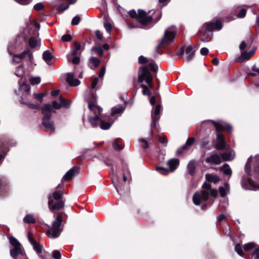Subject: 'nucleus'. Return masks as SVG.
Instances as JSON below:
<instances>
[{
	"instance_id": "obj_1",
	"label": "nucleus",
	"mask_w": 259,
	"mask_h": 259,
	"mask_svg": "<svg viewBox=\"0 0 259 259\" xmlns=\"http://www.w3.org/2000/svg\"><path fill=\"white\" fill-rule=\"evenodd\" d=\"M222 28V24L220 20H217L210 22L205 23L199 30L200 38L201 41H205L206 39L212 35V31L220 30Z\"/></svg>"
},
{
	"instance_id": "obj_2",
	"label": "nucleus",
	"mask_w": 259,
	"mask_h": 259,
	"mask_svg": "<svg viewBox=\"0 0 259 259\" xmlns=\"http://www.w3.org/2000/svg\"><path fill=\"white\" fill-rule=\"evenodd\" d=\"M211 185L209 183L205 182L202 188L204 189L200 193L198 192H196L193 197V203L196 205H199L201 201H206L208 198L209 194L213 197H217L218 195V191L216 189H211Z\"/></svg>"
},
{
	"instance_id": "obj_3",
	"label": "nucleus",
	"mask_w": 259,
	"mask_h": 259,
	"mask_svg": "<svg viewBox=\"0 0 259 259\" xmlns=\"http://www.w3.org/2000/svg\"><path fill=\"white\" fill-rule=\"evenodd\" d=\"M62 196L63 192L61 190H56L49 196L48 206L51 211L59 210L64 207V202L61 199Z\"/></svg>"
},
{
	"instance_id": "obj_4",
	"label": "nucleus",
	"mask_w": 259,
	"mask_h": 259,
	"mask_svg": "<svg viewBox=\"0 0 259 259\" xmlns=\"http://www.w3.org/2000/svg\"><path fill=\"white\" fill-rule=\"evenodd\" d=\"M56 220L52 223V227L47 231V235L50 238H56L58 237L63 229L61 227L62 217L60 213H57L54 215Z\"/></svg>"
},
{
	"instance_id": "obj_5",
	"label": "nucleus",
	"mask_w": 259,
	"mask_h": 259,
	"mask_svg": "<svg viewBox=\"0 0 259 259\" xmlns=\"http://www.w3.org/2000/svg\"><path fill=\"white\" fill-rule=\"evenodd\" d=\"M44 114L42 125L47 131L54 132L55 130L54 122L51 120L52 116L51 107L50 104H45L41 107Z\"/></svg>"
},
{
	"instance_id": "obj_6",
	"label": "nucleus",
	"mask_w": 259,
	"mask_h": 259,
	"mask_svg": "<svg viewBox=\"0 0 259 259\" xmlns=\"http://www.w3.org/2000/svg\"><path fill=\"white\" fill-rule=\"evenodd\" d=\"M245 171L250 176L259 177V155L248 158L245 166Z\"/></svg>"
},
{
	"instance_id": "obj_7",
	"label": "nucleus",
	"mask_w": 259,
	"mask_h": 259,
	"mask_svg": "<svg viewBox=\"0 0 259 259\" xmlns=\"http://www.w3.org/2000/svg\"><path fill=\"white\" fill-rule=\"evenodd\" d=\"M252 42L253 38L252 36H250V37L246 41L243 40L241 42L239 46V49L241 52V58L238 59L239 61H242L243 60H247L254 55L255 53V49L254 48H252L248 52L245 51L246 49L250 48L251 47Z\"/></svg>"
},
{
	"instance_id": "obj_8",
	"label": "nucleus",
	"mask_w": 259,
	"mask_h": 259,
	"mask_svg": "<svg viewBox=\"0 0 259 259\" xmlns=\"http://www.w3.org/2000/svg\"><path fill=\"white\" fill-rule=\"evenodd\" d=\"M128 14L132 18L136 19L141 24L146 25L150 23L152 21V17L147 16V14L141 10H138V14L135 10H132L128 12Z\"/></svg>"
},
{
	"instance_id": "obj_9",
	"label": "nucleus",
	"mask_w": 259,
	"mask_h": 259,
	"mask_svg": "<svg viewBox=\"0 0 259 259\" xmlns=\"http://www.w3.org/2000/svg\"><path fill=\"white\" fill-rule=\"evenodd\" d=\"M81 52L80 45L77 41H74L71 52L67 55L68 61L74 64H78L80 61L79 55Z\"/></svg>"
},
{
	"instance_id": "obj_10",
	"label": "nucleus",
	"mask_w": 259,
	"mask_h": 259,
	"mask_svg": "<svg viewBox=\"0 0 259 259\" xmlns=\"http://www.w3.org/2000/svg\"><path fill=\"white\" fill-rule=\"evenodd\" d=\"M176 33V28L175 26L168 27L165 30L164 36L158 47H165L169 44L174 39Z\"/></svg>"
},
{
	"instance_id": "obj_11",
	"label": "nucleus",
	"mask_w": 259,
	"mask_h": 259,
	"mask_svg": "<svg viewBox=\"0 0 259 259\" xmlns=\"http://www.w3.org/2000/svg\"><path fill=\"white\" fill-rule=\"evenodd\" d=\"M92 111L97 114L94 117H91L89 118V121L93 127H97L98 125V122L100 121V127L102 129L108 130L110 127L111 124L108 122H105L103 120H101L100 117L98 115V114H100V113L102 111V110L100 113L99 112L98 110L97 109H95L94 110Z\"/></svg>"
},
{
	"instance_id": "obj_12",
	"label": "nucleus",
	"mask_w": 259,
	"mask_h": 259,
	"mask_svg": "<svg viewBox=\"0 0 259 259\" xmlns=\"http://www.w3.org/2000/svg\"><path fill=\"white\" fill-rule=\"evenodd\" d=\"M10 244L13 246V248L10 250V255L15 259L19 254H23V249L21 244L14 237L9 238Z\"/></svg>"
},
{
	"instance_id": "obj_13",
	"label": "nucleus",
	"mask_w": 259,
	"mask_h": 259,
	"mask_svg": "<svg viewBox=\"0 0 259 259\" xmlns=\"http://www.w3.org/2000/svg\"><path fill=\"white\" fill-rule=\"evenodd\" d=\"M180 163V161L177 158H172L169 159L167 164L169 166V169H168L166 168H164L162 167H157L156 168V170L159 171L160 173L163 175H166L169 172H173L175 171L178 167Z\"/></svg>"
},
{
	"instance_id": "obj_14",
	"label": "nucleus",
	"mask_w": 259,
	"mask_h": 259,
	"mask_svg": "<svg viewBox=\"0 0 259 259\" xmlns=\"http://www.w3.org/2000/svg\"><path fill=\"white\" fill-rule=\"evenodd\" d=\"M96 95L94 93H91L90 94V99L88 100L89 108L91 111H93L95 109H97L100 113L102 110V108L96 104Z\"/></svg>"
},
{
	"instance_id": "obj_15",
	"label": "nucleus",
	"mask_w": 259,
	"mask_h": 259,
	"mask_svg": "<svg viewBox=\"0 0 259 259\" xmlns=\"http://www.w3.org/2000/svg\"><path fill=\"white\" fill-rule=\"evenodd\" d=\"M59 101V103H58L56 101H54L52 102V106L51 105V112H52L53 109H59L61 107H68L69 105L68 102L66 101L64 98H63L62 96H60Z\"/></svg>"
},
{
	"instance_id": "obj_16",
	"label": "nucleus",
	"mask_w": 259,
	"mask_h": 259,
	"mask_svg": "<svg viewBox=\"0 0 259 259\" xmlns=\"http://www.w3.org/2000/svg\"><path fill=\"white\" fill-rule=\"evenodd\" d=\"M184 53L186 54V60L187 61H190L194 56V51L193 50L191 46L187 47L185 51L184 48H182L179 55L182 56Z\"/></svg>"
},
{
	"instance_id": "obj_17",
	"label": "nucleus",
	"mask_w": 259,
	"mask_h": 259,
	"mask_svg": "<svg viewBox=\"0 0 259 259\" xmlns=\"http://www.w3.org/2000/svg\"><path fill=\"white\" fill-rule=\"evenodd\" d=\"M211 122L213 123L217 131L228 130V131L230 132L232 130V126L226 123L223 122H217L214 121H211Z\"/></svg>"
},
{
	"instance_id": "obj_18",
	"label": "nucleus",
	"mask_w": 259,
	"mask_h": 259,
	"mask_svg": "<svg viewBox=\"0 0 259 259\" xmlns=\"http://www.w3.org/2000/svg\"><path fill=\"white\" fill-rule=\"evenodd\" d=\"M217 137L215 148L219 150L225 148L226 142L224 136L221 133H218Z\"/></svg>"
},
{
	"instance_id": "obj_19",
	"label": "nucleus",
	"mask_w": 259,
	"mask_h": 259,
	"mask_svg": "<svg viewBox=\"0 0 259 259\" xmlns=\"http://www.w3.org/2000/svg\"><path fill=\"white\" fill-rule=\"evenodd\" d=\"M79 171V168L74 166L68 171L62 178V180L68 181L72 178V177L77 174Z\"/></svg>"
},
{
	"instance_id": "obj_20",
	"label": "nucleus",
	"mask_w": 259,
	"mask_h": 259,
	"mask_svg": "<svg viewBox=\"0 0 259 259\" xmlns=\"http://www.w3.org/2000/svg\"><path fill=\"white\" fill-rule=\"evenodd\" d=\"M205 161L207 163L220 164L222 162L221 157L218 154H212L206 158Z\"/></svg>"
},
{
	"instance_id": "obj_21",
	"label": "nucleus",
	"mask_w": 259,
	"mask_h": 259,
	"mask_svg": "<svg viewBox=\"0 0 259 259\" xmlns=\"http://www.w3.org/2000/svg\"><path fill=\"white\" fill-rule=\"evenodd\" d=\"M66 81L70 86H77L80 84V81L74 78V75L72 73H67Z\"/></svg>"
},
{
	"instance_id": "obj_22",
	"label": "nucleus",
	"mask_w": 259,
	"mask_h": 259,
	"mask_svg": "<svg viewBox=\"0 0 259 259\" xmlns=\"http://www.w3.org/2000/svg\"><path fill=\"white\" fill-rule=\"evenodd\" d=\"M18 55L17 57L19 59H23L25 58L26 56H28L29 58V60L30 62L32 63H33V56L32 52L30 51L29 49H26L24 52L20 54H17Z\"/></svg>"
},
{
	"instance_id": "obj_23",
	"label": "nucleus",
	"mask_w": 259,
	"mask_h": 259,
	"mask_svg": "<svg viewBox=\"0 0 259 259\" xmlns=\"http://www.w3.org/2000/svg\"><path fill=\"white\" fill-rule=\"evenodd\" d=\"M40 40L38 37V34L36 36H31L29 39V45L31 48L33 49L39 46Z\"/></svg>"
},
{
	"instance_id": "obj_24",
	"label": "nucleus",
	"mask_w": 259,
	"mask_h": 259,
	"mask_svg": "<svg viewBox=\"0 0 259 259\" xmlns=\"http://www.w3.org/2000/svg\"><path fill=\"white\" fill-rule=\"evenodd\" d=\"M100 63V61L95 57H91L89 60V65L92 69H95L97 67Z\"/></svg>"
},
{
	"instance_id": "obj_25",
	"label": "nucleus",
	"mask_w": 259,
	"mask_h": 259,
	"mask_svg": "<svg viewBox=\"0 0 259 259\" xmlns=\"http://www.w3.org/2000/svg\"><path fill=\"white\" fill-rule=\"evenodd\" d=\"M125 106H123L120 105H117L113 107L111 114L112 115L116 114H121L124 110Z\"/></svg>"
},
{
	"instance_id": "obj_26",
	"label": "nucleus",
	"mask_w": 259,
	"mask_h": 259,
	"mask_svg": "<svg viewBox=\"0 0 259 259\" xmlns=\"http://www.w3.org/2000/svg\"><path fill=\"white\" fill-rule=\"evenodd\" d=\"M195 161L193 160L190 161L187 165V169L190 175L193 176L194 175L195 171Z\"/></svg>"
},
{
	"instance_id": "obj_27",
	"label": "nucleus",
	"mask_w": 259,
	"mask_h": 259,
	"mask_svg": "<svg viewBox=\"0 0 259 259\" xmlns=\"http://www.w3.org/2000/svg\"><path fill=\"white\" fill-rule=\"evenodd\" d=\"M205 178L207 181L213 183H218L220 180V177L218 175L214 174H206L205 175Z\"/></svg>"
},
{
	"instance_id": "obj_28",
	"label": "nucleus",
	"mask_w": 259,
	"mask_h": 259,
	"mask_svg": "<svg viewBox=\"0 0 259 259\" xmlns=\"http://www.w3.org/2000/svg\"><path fill=\"white\" fill-rule=\"evenodd\" d=\"M42 57L48 64H51L50 62L53 58V55L49 51H46L44 52Z\"/></svg>"
},
{
	"instance_id": "obj_29",
	"label": "nucleus",
	"mask_w": 259,
	"mask_h": 259,
	"mask_svg": "<svg viewBox=\"0 0 259 259\" xmlns=\"http://www.w3.org/2000/svg\"><path fill=\"white\" fill-rule=\"evenodd\" d=\"M105 21L104 23V26L105 28L106 29V31L108 33H110L111 29L113 27V24L112 22L108 19L107 18L104 19Z\"/></svg>"
},
{
	"instance_id": "obj_30",
	"label": "nucleus",
	"mask_w": 259,
	"mask_h": 259,
	"mask_svg": "<svg viewBox=\"0 0 259 259\" xmlns=\"http://www.w3.org/2000/svg\"><path fill=\"white\" fill-rule=\"evenodd\" d=\"M23 221L26 224L35 223L36 222L35 219L31 214H27L23 219Z\"/></svg>"
},
{
	"instance_id": "obj_31",
	"label": "nucleus",
	"mask_w": 259,
	"mask_h": 259,
	"mask_svg": "<svg viewBox=\"0 0 259 259\" xmlns=\"http://www.w3.org/2000/svg\"><path fill=\"white\" fill-rule=\"evenodd\" d=\"M219 169L225 175L231 176L232 174L231 169L227 164H225L223 166L220 167Z\"/></svg>"
},
{
	"instance_id": "obj_32",
	"label": "nucleus",
	"mask_w": 259,
	"mask_h": 259,
	"mask_svg": "<svg viewBox=\"0 0 259 259\" xmlns=\"http://www.w3.org/2000/svg\"><path fill=\"white\" fill-rule=\"evenodd\" d=\"M19 83L20 88L18 91H22L24 94L28 93L30 90V87L28 84H27L25 82H23L22 83L19 82Z\"/></svg>"
},
{
	"instance_id": "obj_33",
	"label": "nucleus",
	"mask_w": 259,
	"mask_h": 259,
	"mask_svg": "<svg viewBox=\"0 0 259 259\" xmlns=\"http://www.w3.org/2000/svg\"><path fill=\"white\" fill-rule=\"evenodd\" d=\"M224 161L231 160L233 158L232 152L227 151L222 154L221 157Z\"/></svg>"
},
{
	"instance_id": "obj_34",
	"label": "nucleus",
	"mask_w": 259,
	"mask_h": 259,
	"mask_svg": "<svg viewBox=\"0 0 259 259\" xmlns=\"http://www.w3.org/2000/svg\"><path fill=\"white\" fill-rule=\"evenodd\" d=\"M7 189L8 187L6 183L0 179V195H4V192H7Z\"/></svg>"
},
{
	"instance_id": "obj_35",
	"label": "nucleus",
	"mask_w": 259,
	"mask_h": 259,
	"mask_svg": "<svg viewBox=\"0 0 259 259\" xmlns=\"http://www.w3.org/2000/svg\"><path fill=\"white\" fill-rule=\"evenodd\" d=\"M140 69L142 71L141 75L143 76L144 77H148V76L151 75L147 66L141 67Z\"/></svg>"
},
{
	"instance_id": "obj_36",
	"label": "nucleus",
	"mask_w": 259,
	"mask_h": 259,
	"mask_svg": "<svg viewBox=\"0 0 259 259\" xmlns=\"http://www.w3.org/2000/svg\"><path fill=\"white\" fill-rule=\"evenodd\" d=\"M229 191V185L227 184L225 185L224 187H221L219 189L220 195L222 197H224L227 194V192Z\"/></svg>"
},
{
	"instance_id": "obj_37",
	"label": "nucleus",
	"mask_w": 259,
	"mask_h": 259,
	"mask_svg": "<svg viewBox=\"0 0 259 259\" xmlns=\"http://www.w3.org/2000/svg\"><path fill=\"white\" fill-rule=\"evenodd\" d=\"M24 74V68L23 66H19L16 71L15 75L19 77H22Z\"/></svg>"
},
{
	"instance_id": "obj_38",
	"label": "nucleus",
	"mask_w": 259,
	"mask_h": 259,
	"mask_svg": "<svg viewBox=\"0 0 259 259\" xmlns=\"http://www.w3.org/2000/svg\"><path fill=\"white\" fill-rule=\"evenodd\" d=\"M194 141H195V139L194 138H189L186 143H185V145H184L182 147V148L183 150H186L187 149L189 146H190L191 145H192L194 142Z\"/></svg>"
},
{
	"instance_id": "obj_39",
	"label": "nucleus",
	"mask_w": 259,
	"mask_h": 259,
	"mask_svg": "<svg viewBox=\"0 0 259 259\" xmlns=\"http://www.w3.org/2000/svg\"><path fill=\"white\" fill-rule=\"evenodd\" d=\"M92 51L94 52L101 57L103 55V50L100 46L93 47Z\"/></svg>"
},
{
	"instance_id": "obj_40",
	"label": "nucleus",
	"mask_w": 259,
	"mask_h": 259,
	"mask_svg": "<svg viewBox=\"0 0 259 259\" xmlns=\"http://www.w3.org/2000/svg\"><path fill=\"white\" fill-rule=\"evenodd\" d=\"M161 108V105H157L154 109V111L153 113L152 114L153 115L154 117L157 118V119H159L160 118L159 114H160Z\"/></svg>"
},
{
	"instance_id": "obj_41",
	"label": "nucleus",
	"mask_w": 259,
	"mask_h": 259,
	"mask_svg": "<svg viewBox=\"0 0 259 259\" xmlns=\"http://www.w3.org/2000/svg\"><path fill=\"white\" fill-rule=\"evenodd\" d=\"M120 140L119 139H116L113 142V147L116 150L120 151L122 149L123 147L119 143Z\"/></svg>"
},
{
	"instance_id": "obj_42",
	"label": "nucleus",
	"mask_w": 259,
	"mask_h": 259,
	"mask_svg": "<svg viewBox=\"0 0 259 259\" xmlns=\"http://www.w3.org/2000/svg\"><path fill=\"white\" fill-rule=\"evenodd\" d=\"M255 244L253 242H250L245 244L244 246V249L245 251H248L254 248Z\"/></svg>"
},
{
	"instance_id": "obj_43",
	"label": "nucleus",
	"mask_w": 259,
	"mask_h": 259,
	"mask_svg": "<svg viewBox=\"0 0 259 259\" xmlns=\"http://www.w3.org/2000/svg\"><path fill=\"white\" fill-rule=\"evenodd\" d=\"M41 81L40 77H33L30 78V82L32 85L37 84Z\"/></svg>"
},
{
	"instance_id": "obj_44",
	"label": "nucleus",
	"mask_w": 259,
	"mask_h": 259,
	"mask_svg": "<svg viewBox=\"0 0 259 259\" xmlns=\"http://www.w3.org/2000/svg\"><path fill=\"white\" fill-rule=\"evenodd\" d=\"M33 249L35 250V251L38 253H40L42 252V246L37 242H35V244L32 245Z\"/></svg>"
},
{
	"instance_id": "obj_45",
	"label": "nucleus",
	"mask_w": 259,
	"mask_h": 259,
	"mask_svg": "<svg viewBox=\"0 0 259 259\" xmlns=\"http://www.w3.org/2000/svg\"><path fill=\"white\" fill-rule=\"evenodd\" d=\"M235 250L237 253L240 256H242L243 254L242 246L240 244H237L235 246Z\"/></svg>"
},
{
	"instance_id": "obj_46",
	"label": "nucleus",
	"mask_w": 259,
	"mask_h": 259,
	"mask_svg": "<svg viewBox=\"0 0 259 259\" xmlns=\"http://www.w3.org/2000/svg\"><path fill=\"white\" fill-rule=\"evenodd\" d=\"M158 141L159 143H161L163 145V146H165L167 143V140L166 137L165 136H159L158 137Z\"/></svg>"
},
{
	"instance_id": "obj_47",
	"label": "nucleus",
	"mask_w": 259,
	"mask_h": 259,
	"mask_svg": "<svg viewBox=\"0 0 259 259\" xmlns=\"http://www.w3.org/2000/svg\"><path fill=\"white\" fill-rule=\"evenodd\" d=\"M80 17L78 15H76L72 19L71 21V25L72 26L78 25L80 21Z\"/></svg>"
},
{
	"instance_id": "obj_48",
	"label": "nucleus",
	"mask_w": 259,
	"mask_h": 259,
	"mask_svg": "<svg viewBox=\"0 0 259 259\" xmlns=\"http://www.w3.org/2000/svg\"><path fill=\"white\" fill-rule=\"evenodd\" d=\"M247 182L249 185L251 186L254 189H257L258 188V186L255 184V183L251 179L247 178Z\"/></svg>"
},
{
	"instance_id": "obj_49",
	"label": "nucleus",
	"mask_w": 259,
	"mask_h": 259,
	"mask_svg": "<svg viewBox=\"0 0 259 259\" xmlns=\"http://www.w3.org/2000/svg\"><path fill=\"white\" fill-rule=\"evenodd\" d=\"M141 87L143 88V94L145 95H148V96H150V94H151V93H150V90H149L148 88L144 85V84H142L141 85Z\"/></svg>"
},
{
	"instance_id": "obj_50",
	"label": "nucleus",
	"mask_w": 259,
	"mask_h": 259,
	"mask_svg": "<svg viewBox=\"0 0 259 259\" xmlns=\"http://www.w3.org/2000/svg\"><path fill=\"white\" fill-rule=\"evenodd\" d=\"M252 70L253 71V72H251L248 74L249 75L251 76H255L256 74L259 75V69L256 68L255 66H253L252 68ZM257 86L259 87V83L257 84Z\"/></svg>"
},
{
	"instance_id": "obj_51",
	"label": "nucleus",
	"mask_w": 259,
	"mask_h": 259,
	"mask_svg": "<svg viewBox=\"0 0 259 259\" xmlns=\"http://www.w3.org/2000/svg\"><path fill=\"white\" fill-rule=\"evenodd\" d=\"M53 256L55 259H60L61 256V254L59 250H54L53 252Z\"/></svg>"
},
{
	"instance_id": "obj_52",
	"label": "nucleus",
	"mask_w": 259,
	"mask_h": 259,
	"mask_svg": "<svg viewBox=\"0 0 259 259\" xmlns=\"http://www.w3.org/2000/svg\"><path fill=\"white\" fill-rule=\"evenodd\" d=\"M246 11L245 9H242L237 15V17L240 18L244 17L246 15Z\"/></svg>"
},
{
	"instance_id": "obj_53",
	"label": "nucleus",
	"mask_w": 259,
	"mask_h": 259,
	"mask_svg": "<svg viewBox=\"0 0 259 259\" xmlns=\"http://www.w3.org/2000/svg\"><path fill=\"white\" fill-rule=\"evenodd\" d=\"M98 78L97 77H94L92 79V88L95 89L96 85L98 82Z\"/></svg>"
},
{
	"instance_id": "obj_54",
	"label": "nucleus",
	"mask_w": 259,
	"mask_h": 259,
	"mask_svg": "<svg viewBox=\"0 0 259 259\" xmlns=\"http://www.w3.org/2000/svg\"><path fill=\"white\" fill-rule=\"evenodd\" d=\"M44 7L42 3H39L34 6V9L36 11H40L44 8Z\"/></svg>"
},
{
	"instance_id": "obj_55",
	"label": "nucleus",
	"mask_w": 259,
	"mask_h": 259,
	"mask_svg": "<svg viewBox=\"0 0 259 259\" xmlns=\"http://www.w3.org/2000/svg\"><path fill=\"white\" fill-rule=\"evenodd\" d=\"M151 116H152L151 128L153 129V128L156 127V122L159 119H157V118L154 117L153 114H152Z\"/></svg>"
},
{
	"instance_id": "obj_56",
	"label": "nucleus",
	"mask_w": 259,
	"mask_h": 259,
	"mask_svg": "<svg viewBox=\"0 0 259 259\" xmlns=\"http://www.w3.org/2000/svg\"><path fill=\"white\" fill-rule=\"evenodd\" d=\"M17 3L23 5H26L29 4L32 0H15Z\"/></svg>"
},
{
	"instance_id": "obj_57",
	"label": "nucleus",
	"mask_w": 259,
	"mask_h": 259,
	"mask_svg": "<svg viewBox=\"0 0 259 259\" xmlns=\"http://www.w3.org/2000/svg\"><path fill=\"white\" fill-rule=\"evenodd\" d=\"M62 39L64 41H69L72 39V36L69 34H65L62 36Z\"/></svg>"
},
{
	"instance_id": "obj_58",
	"label": "nucleus",
	"mask_w": 259,
	"mask_h": 259,
	"mask_svg": "<svg viewBox=\"0 0 259 259\" xmlns=\"http://www.w3.org/2000/svg\"><path fill=\"white\" fill-rule=\"evenodd\" d=\"M147 62H148V59L147 58H146L143 56H141L139 57V62L140 64H145Z\"/></svg>"
},
{
	"instance_id": "obj_59",
	"label": "nucleus",
	"mask_w": 259,
	"mask_h": 259,
	"mask_svg": "<svg viewBox=\"0 0 259 259\" xmlns=\"http://www.w3.org/2000/svg\"><path fill=\"white\" fill-rule=\"evenodd\" d=\"M140 142L141 143V146L145 149H147L148 148L149 145L147 141L145 140L144 139L140 140Z\"/></svg>"
},
{
	"instance_id": "obj_60",
	"label": "nucleus",
	"mask_w": 259,
	"mask_h": 259,
	"mask_svg": "<svg viewBox=\"0 0 259 259\" xmlns=\"http://www.w3.org/2000/svg\"><path fill=\"white\" fill-rule=\"evenodd\" d=\"M149 68L153 72L157 71V66L153 62L150 63L149 65Z\"/></svg>"
},
{
	"instance_id": "obj_61",
	"label": "nucleus",
	"mask_w": 259,
	"mask_h": 259,
	"mask_svg": "<svg viewBox=\"0 0 259 259\" xmlns=\"http://www.w3.org/2000/svg\"><path fill=\"white\" fill-rule=\"evenodd\" d=\"M69 8V5L67 6H63V5H60L59 7L57 8V11L59 12H62L66 10H67Z\"/></svg>"
},
{
	"instance_id": "obj_62",
	"label": "nucleus",
	"mask_w": 259,
	"mask_h": 259,
	"mask_svg": "<svg viewBox=\"0 0 259 259\" xmlns=\"http://www.w3.org/2000/svg\"><path fill=\"white\" fill-rule=\"evenodd\" d=\"M34 96L39 101H41L45 95L42 93L34 94Z\"/></svg>"
},
{
	"instance_id": "obj_63",
	"label": "nucleus",
	"mask_w": 259,
	"mask_h": 259,
	"mask_svg": "<svg viewBox=\"0 0 259 259\" xmlns=\"http://www.w3.org/2000/svg\"><path fill=\"white\" fill-rule=\"evenodd\" d=\"M105 70H106V67L105 66H103L102 67V68L100 70V71L99 72V77H102L104 75L105 73Z\"/></svg>"
},
{
	"instance_id": "obj_64",
	"label": "nucleus",
	"mask_w": 259,
	"mask_h": 259,
	"mask_svg": "<svg viewBox=\"0 0 259 259\" xmlns=\"http://www.w3.org/2000/svg\"><path fill=\"white\" fill-rule=\"evenodd\" d=\"M253 255L255 256L254 259H259V248H256L254 250Z\"/></svg>"
}]
</instances>
